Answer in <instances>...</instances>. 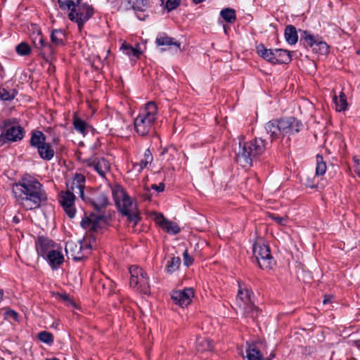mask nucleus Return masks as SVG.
<instances>
[{
  "instance_id": "obj_1",
  "label": "nucleus",
  "mask_w": 360,
  "mask_h": 360,
  "mask_svg": "<svg viewBox=\"0 0 360 360\" xmlns=\"http://www.w3.org/2000/svg\"><path fill=\"white\" fill-rule=\"evenodd\" d=\"M12 192L16 202L26 210L40 207L47 200L42 185L35 178L25 174L12 186Z\"/></svg>"
},
{
  "instance_id": "obj_2",
  "label": "nucleus",
  "mask_w": 360,
  "mask_h": 360,
  "mask_svg": "<svg viewBox=\"0 0 360 360\" xmlns=\"http://www.w3.org/2000/svg\"><path fill=\"white\" fill-rule=\"evenodd\" d=\"M302 123L294 117H286L274 120L266 124V130L271 141L280 140L288 143L291 137L297 134L302 129Z\"/></svg>"
},
{
  "instance_id": "obj_3",
  "label": "nucleus",
  "mask_w": 360,
  "mask_h": 360,
  "mask_svg": "<svg viewBox=\"0 0 360 360\" xmlns=\"http://www.w3.org/2000/svg\"><path fill=\"white\" fill-rule=\"evenodd\" d=\"M267 146L268 143L262 138L245 142L243 136H239L238 148L236 151L237 162L243 167L251 166L253 158L262 154Z\"/></svg>"
},
{
  "instance_id": "obj_4",
  "label": "nucleus",
  "mask_w": 360,
  "mask_h": 360,
  "mask_svg": "<svg viewBox=\"0 0 360 360\" xmlns=\"http://www.w3.org/2000/svg\"><path fill=\"white\" fill-rule=\"evenodd\" d=\"M111 189L115 202L120 211L127 217L129 221L136 225L140 219L136 203L132 201L121 186L114 185Z\"/></svg>"
},
{
  "instance_id": "obj_5",
  "label": "nucleus",
  "mask_w": 360,
  "mask_h": 360,
  "mask_svg": "<svg viewBox=\"0 0 360 360\" xmlns=\"http://www.w3.org/2000/svg\"><path fill=\"white\" fill-rule=\"evenodd\" d=\"M157 114L158 107L155 103H147L134 120L136 131L141 136H146L152 132L154 130Z\"/></svg>"
},
{
  "instance_id": "obj_6",
  "label": "nucleus",
  "mask_w": 360,
  "mask_h": 360,
  "mask_svg": "<svg viewBox=\"0 0 360 360\" xmlns=\"http://www.w3.org/2000/svg\"><path fill=\"white\" fill-rule=\"evenodd\" d=\"M91 249L90 242L86 238L82 240H69L65 245L66 255L74 260H79L88 256Z\"/></svg>"
},
{
  "instance_id": "obj_7",
  "label": "nucleus",
  "mask_w": 360,
  "mask_h": 360,
  "mask_svg": "<svg viewBox=\"0 0 360 360\" xmlns=\"http://www.w3.org/2000/svg\"><path fill=\"white\" fill-rule=\"evenodd\" d=\"M253 255L261 269L269 270L274 265L269 247L262 238L258 239L253 245Z\"/></svg>"
},
{
  "instance_id": "obj_8",
  "label": "nucleus",
  "mask_w": 360,
  "mask_h": 360,
  "mask_svg": "<svg viewBox=\"0 0 360 360\" xmlns=\"http://www.w3.org/2000/svg\"><path fill=\"white\" fill-rule=\"evenodd\" d=\"M252 296V293L239 283L236 304L244 315L255 318L257 316V309L254 306Z\"/></svg>"
},
{
  "instance_id": "obj_9",
  "label": "nucleus",
  "mask_w": 360,
  "mask_h": 360,
  "mask_svg": "<svg viewBox=\"0 0 360 360\" xmlns=\"http://www.w3.org/2000/svg\"><path fill=\"white\" fill-rule=\"evenodd\" d=\"M131 274L130 286L136 291L148 295L150 292L149 278L146 273L138 266H131L129 269Z\"/></svg>"
},
{
  "instance_id": "obj_10",
  "label": "nucleus",
  "mask_w": 360,
  "mask_h": 360,
  "mask_svg": "<svg viewBox=\"0 0 360 360\" xmlns=\"http://www.w3.org/2000/svg\"><path fill=\"white\" fill-rule=\"evenodd\" d=\"M94 14L91 6L82 1L68 14L69 19L77 23L79 30Z\"/></svg>"
},
{
  "instance_id": "obj_11",
  "label": "nucleus",
  "mask_w": 360,
  "mask_h": 360,
  "mask_svg": "<svg viewBox=\"0 0 360 360\" xmlns=\"http://www.w3.org/2000/svg\"><path fill=\"white\" fill-rule=\"evenodd\" d=\"M45 136L41 131H35L32 134L30 143L37 148L39 156L46 160H50L54 156V150L49 143L45 142Z\"/></svg>"
},
{
  "instance_id": "obj_12",
  "label": "nucleus",
  "mask_w": 360,
  "mask_h": 360,
  "mask_svg": "<svg viewBox=\"0 0 360 360\" xmlns=\"http://www.w3.org/2000/svg\"><path fill=\"white\" fill-rule=\"evenodd\" d=\"M4 125L7 129L5 133L2 132L0 135V142L5 143L6 141H18L22 139L24 136L23 129L19 125H12L11 120H5Z\"/></svg>"
},
{
  "instance_id": "obj_13",
  "label": "nucleus",
  "mask_w": 360,
  "mask_h": 360,
  "mask_svg": "<svg viewBox=\"0 0 360 360\" xmlns=\"http://www.w3.org/2000/svg\"><path fill=\"white\" fill-rule=\"evenodd\" d=\"M84 163L87 167L92 168L103 179L105 178L110 169V162L104 158L94 157L85 159Z\"/></svg>"
},
{
  "instance_id": "obj_14",
  "label": "nucleus",
  "mask_w": 360,
  "mask_h": 360,
  "mask_svg": "<svg viewBox=\"0 0 360 360\" xmlns=\"http://www.w3.org/2000/svg\"><path fill=\"white\" fill-rule=\"evenodd\" d=\"M105 225V219L102 215L91 214L81 221L82 228L87 231H100Z\"/></svg>"
},
{
  "instance_id": "obj_15",
  "label": "nucleus",
  "mask_w": 360,
  "mask_h": 360,
  "mask_svg": "<svg viewBox=\"0 0 360 360\" xmlns=\"http://www.w3.org/2000/svg\"><path fill=\"white\" fill-rule=\"evenodd\" d=\"M85 182V176L82 174L76 173L71 179L67 181L68 191L79 194L83 200H86L84 193Z\"/></svg>"
},
{
  "instance_id": "obj_16",
  "label": "nucleus",
  "mask_w": 360,
  "mask_h": 360,
  "mask_svg": "<svg viewBox=\"0 0 360 360\" xmlns=\"http://www.w3.org/2000/svg\"><path fill=\"white\" fill-rule=\"evenodd\" d=\"M75 196L73 192L66 191L61 192L60 195V202L64 211L70 218H73L76 214L75 207Z\"/></svg>"
},
{
  "instance_id": "obj_17",
  "label": "nucleus",
  "mask_w": 360,
  "mask_h": 360,
  "mask_svg": "<svg viewBox=\"0 0 360 360\" xmlns=\"http://www.w3.org/2000/svg\"><path fill=\"white\" fill-rule=\"evenodd\" d=\"M193 296V289L192 288H187L182 290L174 291L172 295V298L176 304L184 307L191 304Z\"/></svg>"
},
{
  "instance_id": "obj_18",
  "label": "nucleus",
  "mask_w": 360,
  "mask_h": 360,
  "mask_svg": "<svg viewBox=\"0 0 360 360\" xmlns=\"http://www.w3.org/2000/svg\"><path fill=\"white\" fill-rule=\"evenodd\" d=\"M155 221L168 233L176 234L180 231V228L176 223L169 221L162 214H156Z\"/></svg>"
},
{
  "instance_id": "obj_19",
  "label": "nucleus",
  "mask_w": 360,
  "mask_h": 360,
  "mask_svg": "<svg viewBox=\"0 0 360 360\" xmlns=\"http://www.w3.org/2000/svg\"><path fill=\"white\" fill-rule=\"evenodd\" d=\"M86 202L91 203L94 207L100 210L108 205V198L103 192L97 191L93 197L86 198Z\"/></svg>"
},
{
  "instance_id": "obj_20",
  "label": "nucleus",
  "mask_w": 360,
  "mask_h": 360,
  "mask_svg": "<svg viewBox=\"0 0 360 360\" xmlns=\"http://www.w3.org/2000/svg\"><path fill=\"white\" fill-rule=\"evenodd\" d=\"M155 42L158 46H166V48L162 49V51L169 49L174 46L176 49V51L180 49L181 44L172 37H168L165 34H160L157 37Z\"/></svg>"
},
{
  "instance_id": "obj_21",
  "label": "nucleus",
  "mask_w": 360,
  "mask_h": 360,
  "mask_svg": "<svg viewBox=\"0 0 360 360\" xmlns=\"http://www.w3.org/2000/svg\"><path fill=\"white\" fill-rule=\"evenodd\" d=\"M37 250L39 255L46 257L55 248L54 243L47 238H39L37 243Z\"/></svg>"
},
{
  "instance_id": "obj_22",
  "label": "nucleus",
  "mask_w": 360,
  "mask_h": 360,
  "mask_svg": "<svg viewBox=\"0 0 360 360\" xmlns=\"http://www.w3.org/2000/svg\"><path fill=\"white\" fill-rule=\"evenodd\" d=\"M133 10L135 11L137 18L141 20H145L146 15L144 13L147 9V0H130Z\"/></svg>"
},
{
  "instance_id": "obj_23",
  "label": "nucleus",
  "mask_w": 360,
  "mask_h": 360,
  "mask_svg": "<svg viewBox=\"0 0 360 360\" xmlns=\"http://www.w3.org/2000/svg\"><path fill=\"white\" fill-rule=\"evenodd\" d=\"M120 50L124 54L129 57L133 56L136 58H139L143 53V51L140 49L139 44H136L135 46H132L127 44L126 41H124L122 44Z\"/></svg>"
},
{
  "instance_id": "obj_24",
  "label": "nucleus",
  "mask_w": 360,
  "mask_h": 360,
  "mask_svg": "<svg viewBox=\"0 0 360 360\" xmlns=\"http://www.w3.org/2000/svg\"><path fill=\"white\" fill-rule=\"evenodd\" d=\"M246 357L248 360H262L263 355L259 351L257 343H248Z\"/></svg>"
},
{
  "instance_id": "obj_25",
  "label": "nucleus",
  "mask_w": 360,
  "mask_h": 360,
  "mask_svg": "<svg viewBox=\"0 0 360 360\" xmlns=\"http://www.w3.org/2000/svg\"><path fill=\"white\" fill-rule=\"evenodd\" d=\"M52 268H56L63 262L64 257L60 251L54 249L46 257Z\"/></svg>"
},
{
  "instance_id": "obj_26",
  "label": "nucleus",
  "mask_w": 360,
  "mask_h": 360,
  "mask_svg": "<svg viewBox=\"0 0 360 360\" xmlns=\"http://www.w3.org/2000/svg\"><path fill=\"white\" fill-rule=\"evenodd\" d=\"M153 158L149 149L145 150L143 158L139 162L134 163L133 168L138 172H141L148 164L153 162Z\"/></svg>"
},
{
  "instance_id": "obj_27",
  "label": "nucleus",
  "mask_w": 360,
  "mask_h": 360,
  "mask_svg": "<svg viewBox=\"0 0 360 360\" xmlns=\"http://www.w3.org/2000/svg\"><path fill=\"white\" fill-rule=\"evenodd\" d=\"M274 63H288L291 60L290 52L284 49H275Z\"/></svg>"
},
{
  "instance_id": "obj_28",
  "label": "nucleus",
  "mask_w": 360,
  "mask_h": 360,
  "mask_svg": "<svg viewBox=\"0 0 360 360\" xmlns=\"http://www.w3.org/2000/svg\"><path fill=\"white\" fill-rule=\"evenodd\" d=\"M257 51L264 59L274 63L275 50L268 49L263 44H259L257 47Z\"/></svg>"
},
{
  "instance_id": "obj_29",
  "label": "nucleus",
  "mask_w": 360,
  "mask_h": 360,
  "mask_svg": "<svg viewBox=\"0 0 360 360\" xmlns=\"http://www.w3.org/2000/svg\"><path fill=\"white\" fill-rule=\"evenodd\" d=\"M82 1V0H58L60 8L68 15Z\"/></svg>"
},
{
  "instance_id": "obj_30",
  "label": "nucleus",
  "mask_w": 360,
  "mask_h": 360,
  "mask_svg": "<svg viewBox=\"0 0 360 360\" xmlns=\"http://www.w3.org/2000/svg\"><path fill=\"white\" fill-rule=\"evenodd\" d=\"M285 38L286 41L290 44L297 43L298 36L296 28L293 25H288L285 30Z\"/></svg>"
},
{
  "instance_id": "obj_31",
  "label": "nucleus",
  "mask_w": 360,
  "mask_h": 360,
  "mask_svg": "<svg viewBox=\"0 0 360 360\" xmlns=\"http://www.w3.org/2000/svg\"><path fill=\"white\" fill-rule=\"evenodd\" d=\"M160 155L167 161H172L176 158L178 150L174 146H169L162 149Z\"/></svg>"
},
{
  "instance_id": "obj_32",
  "label": "nucleus",
  "mask_w": 360,
  "mask_h": 360,
  "mask_svg": "<svg viewBox=\"0 0 360 360\" xmlns=\"http://www.w3.org/2000/svg\"><path fill=\"white\" fill-rule=\"evenodd\" d=\"M196 349L200 352L212 351L213 349V345L209 339L198 338L196 340Z\"/></svg>"
},
{
  "instance_id": "obj_33",
  "label": "nucleus",
  "mask_w": 360,
  "mask_h": 360,
  "mask_svg": "<svg viewBox=\"0 0 360 360\" xmlns=\"http://www.w3.org/2000/svg\"><path fill=\"white\" fill-rule=\"evenodd\" d=\"M333 101L335 103L337 111H344L347 109V103L346 96L343 92H340L338 96H335L333 98Z\"/></svg>"
},
{
  "instance_id": "obj_34",
  "label": "nucleus",
  "mask_w": 360,
  "mask_h": 360,
  "mask_svg": "<svg viewBox=\"0 0 360 360\" xmlns=\"http://www.w3.org/2000/svg\"><path fill=\"white\" fill-rule=\"evenodd\" d=\"M51 39L55 45H62L64 43L65 33L61 30H55L51 33Z\"/></svg>"
},
{
  "instance_id": "obj_35",
  "label": "nucleus",
  "mask_w": 360,
  "mask_h": 360,
  "mask_svg": "<svg viewBox=\"0 0 360 360\" xmlns=\"http://www.w3.org/2000/svg\"><path fill=\"white\" fill-rule=\"evenodd\" d=\"M75 129L79 133L84 134L87 132L88 124L78 117H75L73 120Z\"/></svg>"
},
{
  "instance_id": "obj_36",
  "label": "nucleus",
  "mask_w": 360,
  "mask_h": 360,
  "mask_svg": "<svg viewBox=\"0 0 360 360\" xmlns=\"http://www.w3.org/2000/svg\"><path fill=\"white\" fill-rule=\"evenodd\" d=\"M301 38L311 47H314L320 39L318 36H314L307 31H303Z\"/></svg>"
},
{
  "instance_id": "obj_37",
  "label": "nucleus",
  "mask_w": 360,
  "mask_h": 360,
  "mask_svg": "<svg viewBox=\"0 0 360 360\" xmlns=\"http://www.w3.org/2000/svg\"><path fill=\"white\" fill-rule=\"evenodd\" d=\"M31 37L32 42L37 49H39L44 46L45 41L39 29H37L36 32L32 34Z\"/></svg>"
},
{
  "instance_id": "obj_38",
  "label": "nucleus",
  "mask_w": 360,
  "mask_h": 360,
  "mask_svg": "<svg viewBox=\"0 0 360 360\" xmlns=\"http://www.w3.org/2000/svg\"><path fill=\"white\" fill-rule=\"evenodd\" d=\"M110 124L111 129H114L115 131L123 129L124 127V120L120 115L117 114L115 118L112 119Z\"/></svg>"
},
{
  "instance_id": "obj_39",
  "label": "nucleus",
  "mask_w": 360,
  "mask_h": 360,
  "mask_svg": "<svg viewBox=\"0 0 360 360\" xmlns=\"http://www.w3.org/2000/svg\"><path fill=\"white\" fill-rule=\"evenodd\" d=\"M181 264V259L179 257H172L169 261H168L167 264L166 265V271L172 274L176 271Z\"/></svg>"
},
{
  "instance_id": "obj_40",
  "label": "nucleus",
  "mask_w": 360,
  "mask_h": 360,
  "mask_svg": "<svg viewBox=\"0 0 360 360\" xmlns=\"http://www.w3.org/2000/svg\"><path fill=\"white\" fill-rule=\"evenodd\" d=\"M326 171V164L323 161L322 156H316V175L322 176Z\"/></svg>"
},
{
  "instance_id": "obj_41",
  "label": "nucleus",
  "mask_w": 360,
  "mask_h": 360,
  "mask_svg": "<svg viewBox=\"0 0 360 360\" xmlns=\"http://www.w3.org/2000/svg\"><path fill=\"white\" fill-rule=\"evenodd\" d=\"M221 16L228 22H233L236 19L235 11L231 8H225L221 10Z\"/></svg>"
},
{
  "instance_id": "obj_42",
  "label": "nucleus",
  "mask_w": 360,
  "mask_h": 360,
  "mask_svg": "<svg viewBox=\"0 0 360 360\" xmlns=\"http://www.w3.org/2000/svg\"><path fill=\"white\" fill-rule=\"evenodd\" d=\"M314 50L319 52V53L321 55H326L328 53L329 46L326 42L321 41V39H319L316 46H314Z\"/></svg>"
},
{
  "instance_id": "obj_43",
  "label": "nucleus",
  "mask_w": 360,
  "mask_h": 360,
  "mask_svg": "<svg viewBox=\"0 0 360 360\" xmlns=\"http://www.w3.org/2000/svg\"><path fill=\"white\" fill-rule=\"evenodd\" d=\"M15 49H16V52L20 56H27L31 52V49H30V46L25 42H22L20 44H18L16 46Z\"/></svg>"
},
{
  "instance_id": "obj_44",
  "label": "nucleus",
  "mask_w": 360,
  "mask_h": 360,
  "mask_svg": "<svg viewBox=\"0 0 360 360\" xmlns=\"http://www.w3.org/2000/svg\"><path fill=\"white\" fill-rule=\"evenodd\" d=\"M15 91H8L5 89H0V98L3 101H11L15 98Z\"/></svg>"
},
{
  "instance_id": "obj_45",
  "label": "nucleus",
  "mask_w": 360,
  "mask_h": 360,
  "mask_svg": "<svg viewBox=\"0 0 360 360\" xmlns=\"http://www.w3.org/2000/svg\"><path fill=\"white\" fill-rule=\"evenodd\" d=\"M39 339L46 344H51L53 342V336L51 333L43 331L38 334Z\"/></svg>"
},
{
  "instance_id": "obj_46",
  "label": "nucleus",
  "mask_w": 360,
  "mask_h": 360,
  "mask_svg": "<svg viewBox=\"0 0 360 360\" xmlns=\"http://www.w3.org/2000/svg\"><path fill=\"white\" fill-rule=\"evenodd\" d=\"M58 297L60 300L65 302L68 305H70L75 308L76 307V303L70 299L68 294H58Z\"/></svg>"
},
{
  "instance_id": "obj_47",
  "label": "nucleus",
  "mask_w": 360,
  "mask_h": 360,
  "mask_svg": "<svg viewBox=\"0 0 360 360\" xmlns=\"http://www.w3.org/2000/svg\"><path fill=\"white\" fill-rule=\"evenodd\" d=\"M181 0H167L165 7L168 11H171L177 8Z\"/></svg>"
},
{
  "instance_id": "obj_48",
  "label": "nucleus",
  "mask_w": 360,
  "mask_h": 360,
  "mask_svg": "<svg viewBox=\"0 0 360 360\" xmlns=\"http://www.w3.org/2000/svg\"><path fill=\"white\" fill-rule=\"evenodd\" d=\"M269 216L280 225H285L287 223V217H281L274 214H269Z\"/></svg>"
},
{
  "instance_id": "obj_49",
  "label": "nucleus",
  "mask_w": 360,
  "mask_h": 360,
  "mask_svg": "<svg viewBox=\"0 0 360 360\" xmlns=\"http://www.w3.org/2000/svg\"><path fill=\"white\" fill-rule=\"evenodd\" d=\"M353 169L354 172L360 177V155L353 158Z\"/></svg>"
},
{
  "instance_id": "obj_50",
  "label": "nucleus",
  "mask_w": 360,
  "mask_h": 360,
  "mask_svg": "<svg viewBox=\"0 0 360 360\" xmlns=\"http://www.w3.org/2000/svg\"><path fill=\"white\" fill-rule=\"evenodd\" d=\"M184 264L186 266H191L193 262V258L189 255L188 250H186L183 253Z\"/></svg>"
},
{
  "instance_id": "obj_51",
  "label": "nucleus",
  "mask_w": 360,
  "mask_h": 360,
  "mask_svg": "<svg viewBox=\"0 0 360 360\" xmlns=\"http://www.w3.org/2000/svg\"><path fill=\"white\" fill-rule=\"evenodd\" d=\"M41 50V53L44 55L52 54L53 53V48L51 45L44 43V46L39 49Z\"/></svg>"
},
{
  "instance_id": "obj_52",
  "label": "nucleus",
  "mask_w": 360,
  "mask_h": 360,
  "mask_svg": "<svg viewBox=\"0 0 360 360\" xmlns=\"http://www.w3.org/2000/svg\"><path fill=\"white\" fill-rule=\"evenodd\" d=\"M151 188L158 192H162L165 189V184L163 183H160L158 185L153 184L152 185Z\"/></svg>"
},
{
  "instance_id": "obj_53",
  "label": "nucleus",
  "mask_w": 360,
  "mask_h": 360,
  "mask_svg": "<svg viewBox=\"0 0 360 360\" xmlns=\"http://www.w3.org/2000/svg\"><path fill=\"white\" fill-rule=\"evenodd\" d=\"M6 314L9 318H13L14 320L17 319L18 314L13 310H8Z\"/></svg>"
},
{
  "instance_id": "obj_54",
  "label": "nucleus",
  "mask_w": 360,
  "mask_h": 360,
  "mask_svg": "<svg viewBox=\"0 0 360 360\" xmlns=\"http://www.w3.org/2000/svg\"><path fill=\"white\" fill-rule=\"evenodd\" d=\"M13 221L14 223H15V224L19 223V222H20V219H19V217H18V216H14V217H13Z\"/></svg>"
},
{
  "instance_id": "obj_55",
  "label": "nucleus",
  "mask_w": 360,
  "mask_h": 360,
  "mask_svg": "<svg viewBox=\"0 0 360 360\" xmlns=\"http://www.w3.org/2000/svg\"><path fill=\"white\" fill-rule=\"evenodd\" d=\"M354 345L358 348H360V340H357L354 341Z\"/></svg>"
},
{
  "instance_id": "obj_56",
  "label": "nucleus",
  "mask_w": 360,
  "mask_h": 360,
  "mask_svg": "<svg viewBox=\"0 0 360 360\" xmlns=\"http://www.w3.org/2000/svg\"><path fill=\"white\" fill-rule=\"evenodd\" d=\"M330 301V297H328H328H325V298H324V300H323V304H327V303H328V302H329Z\"/></svg>"
},
{
  "instance_id": "obj_57",
  "label": "nucleus",
  "mask_w": 360,
  "mask_h": 360,
  "mask_svg": "<svg viewBox=\"0 0 360 360\" xmlns=\"http://www.w3.org/2000/svg\"><path fill=\"white\" fill-rule=\"evenodd\" d=\"M4 292L0 289V302L2 300Z\"/></svg>"
},
{
  "instance_id": "obj_58",
  "label": "nucleus",
  "mask_w": 360,
  "mask_h": 360,
  "mask_svg": "<svg viewBox=\"0 0 360 360\" xmlns=\"http://www.w3.org/2000/svg\"><path fill=\"white\" fill-rule=\"evenodd\" d=\"M203 1H204V0H193V1L195 4H200V3L202 2Z\"/></svg>"
},
{
  "instance_id": "obj_59",
  "label": "nucleus",
  "mask_w": 360,
  "mask_h": 360,
  "mask_svg": "<svg viewBox=\"0 0 360 360\" xmlns=\"http://www.w3.org/2000/svg\"><path fill=\"white\" fill-rule=\"evenodd\" d=\"M46 360H59V359L57 358H53V359H48Z\"/></svg>"
},
{
  "instance_id": "obj_60",
  "label": "nucleus",
  "mask_w": 360,
  "mask_h": 360,
  "mask_svg": "<svg viewBox=\"0 0 360 360\" xmlns=\"http://www.w3.org/2000/svg\"><path fill=\"white\" fill-rule=\"evenodd\" d=\"M145 199H146V200H150V197H149L148 195H146V196L145 197Z\"/></svg>"
}]
</instances>
